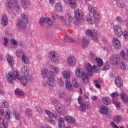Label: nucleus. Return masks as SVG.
<instances>
[{"instance_id":"1","label":"nucleus","mask_w":128,"mask_h":128,"mask_svg":"<svg viewBox=\"0 0 128 128\" xmlns=\"http://www.w3.org/2000/svg\"><path fill=\"white\" fill-rule=\"evenodd\" d=\"M12 114V112L10 111L8 108H7L4 112V110L2 109L0 110V114L1 116H6L7 118H0V124H2L3 127L4 128H8V120L10 119V114Z\"/></svg>"},{"instance_id":"2","label":"nucleus","mask_w":128,"mask_h":128,"mask_svg":"<svg viewBox=\"0 0 128 128\" xmlns=\"http://www.w3.org/2000/svg\"><path fill=\"white\" fill-rule=\"evenodd\" d=\"M76 76L79 78H82L83 84H88L89 79L88 74L84 73V70L82 68H78L75 72Z\"/></svg>"},{"instance_id":"3","label":"nucleus","mask_w":128,"mask_h":128,"mask_svg":"<svg viewBox=\"0 0 128 128\" xmlns=\"http://www.w3.org/2000/svg\"><path fill=\"white\" fill-rule=\"evenodd\" d=\"M22 18L17 20H16V26L21 30H26V24L28 22V18L24 14H21Z\"/></svg>"},{"instance_id":"4","label":"nucleus","mask_w":128,"mask_h":128,"mask_svg":"<svg viewBox=\"0 0 128 128\" xmlns=\"http://www.w3.org/2000/svg\"><path fill=\"white\" fill-rule=\"evenodd\" d=\"M86 34L90 36L93 40L96 41L98 40V30H96V29L87 30Z\"/></svg>"},{"instance_id":"5","label":"nucleus","mask_w":128,"mask_h":128,"mask_svg":"<svg viewBox=\"0 0 128 128\" xmlns=\"http://www.w3.org/2000/svg\"><path fill=\"white\" fill-rule=\"evenodd\" d=\"M45 114H46L47 116L46 117L45 120L48 122L50 124H56V121L52 118V116L54 114L49 110H46Z\"/></svg>"},{"instance_id":"6","label":"nucleus","mask_w":128,"mask_h":128,"mask_svg":"<svg viewBox=\"0 0 128 128\" xmlns=\"http://www.w3.org/2000/svg\"><path fill=\"white\" fill-rule=\"evenodd\" d=\"M50 72L51 76H50L48 78L47 84H48L49 86L53 88V86H56V79H54V78H56V74H54V72L52 71H50Z\"/></svg>"},{"instance_id":"7","label":"nucleus","mask_w":128,"mask_h":128,"mask_svg":"<svg viewBox=\"0 0 128 128\" xmlns=\"http://www.w3.org/2000/svg\"><path fill=\"white\" fill-rule=\"evenodd\" d=\"M55 110H56L60 114H66L67 112L64 106L60 103H57L55 105Z\"/></svg>"},{"instance_id":"8","label":"nucleus","mask_w":128,"mask_h":128,"mask_svg":"<svg viewBox=\"0 0 128 128\" xmlns=\"http://www.w3.org/2000/svg\"><path fill=\"white\" fill-rule=\"evenodd\" d=\"M48 58L52 62H54L56 64H58V54L56 52L54 51L50 52Z\"/></svg>"},{"instance_id":"9","label":"nucleus","mask_w":128,"mask_h":128,"mask_svg":"<svg viewBox=\"0 0 128 128\" xmlns=\"http://www.w3.org/2000/svg\"><path fill=\"white\" fill-rule=\"evenodd\" d=\"M120 62V58L118 55L113 54L110 56L109 62L112 64H118Z\"/></svg>"},{"instance_id":"10","label":"nucleus","mask_w":128,"mask_h":128,"mask_svg":"<svg viewBox=\"0 0 128 128\" xmlns=\"http://www.w3.org/2000/svg\"><path fill=\"white\" fill-rule=\"evenodd\" d=\"M18 80H20L22 86H26V84H28V80H32V76H22Z\"/></svg>"},{"instance_id":"11","label":"nucleus","mask_w":128,"mask_h":128,"mask_svg":"<svg viewBox=\"0 0 128 128\" xmlns=\"http://www.w3.org/2000/svg\"><path fill=\"white\" fill-rule=\"evenodd\" d=\"M114 34H116V36H117L120 37V36H122V29L118 24L114 26Z\"/></svg>"},{"instance_id":"12","label":"nucleus","mask_w":128,"mask_h":128,"mask_svg":"<svg viewBox=\"0 0 128 128\" xmlns=\"http://www.w3.org/2000/svg\"><path fill=\"white\" fill-rule=\"evenodd\" d=\"M75 18L77 20H82L84 17V13L80 10H77L74 11Z\"/></svg>"},{"instance_id":"13","label":"nucleus","mask_w":128,"mask_h":128,"mask_svg":"<svg viewBox=\"0 0 128 128\" xmlns=\"http://www.w3.org/2000/svg\"><path fill=\"white\" fill-rule=\"evenodd\" d=\"M68 62L70 66H74L76 64V58L74 56H70L68 59Z\"/></svg>"},{"instance_id":"14","label":"nucleus","mask_w":128,"mask_h":128,"mask_svg":"<svg viewBox=\"0 0 128 128\" xmlns=\"http://www.w3.org/2000/svg\"><path fill=\"white\" fill-rule=\"evenodd\" d=\"M18 3L16 0H11L10 3L8 2L6 4V10L10 12L12 10V8L14 6V4Z\"/></svg>"},{"instance_id":"15","label":"nucleus","mask_w":128,"mask_h":128,"mask_svg":"<svg viewBox=\"0 0 128 128\" xmlns=\"http://www.w3.org/2000/svg\"><path fill=\"white\" fill-rule=\"evenodd\" d=\"M80 104V110L81 112H85L86 108L88 109L90 108V102H85Z\"/></svg>"},{"instance_id":"16","label":"nucleus","mask_w":128,"mask_h":128,"mask_svg":"<svg viewBox=\"0 0 128 128\" xmlns=\"http://www.w3.org/2000/svg\"><path fill=\"white\" fill-rule=\"evenodd\" d=\"M66 24H72L74 22V18L70 13L67 12L65 14Z\"/></svg>"},{"instance_id":"17","label":"nucleus","mask_w":128,"mask_h":128,"mask_svg":"<svg viewBox=\"0 0 128 128\" xmlns=\"http://www.w3.org/2000/svg\"><path fill=\"white\" fill-rule=\"evenodd\" d=\"M113 46L116 50H118L120 48V41L118 38H114L112 40Z\"/></svg>"},{"instance_id":"18","label":"nucleus","mask_w":128,"mask_h":128,"mask_svg":"<svg viewBox=\"0 0 128 128\" xmlns=\"http://www.w3.org/2000/svg\"><path fill=\"white\" fill-rule=\"evenodd\" d=\"M50 76V72H48V69L44 68L41 71V76L43 78H48Z\"/></svg>"},{"instance_id":"19","label":"nucleus","mask_w":128,"mask_h":128,"mask_svg":"<svg viewBox=\"0 0 128 128\" xmlns=\"http://www.w3.org/2000/svg\"><path fill=\"white\" fill-rule=\"evenodd\" d=\"M94 66H92V64L90 63H87L86 64V68L88 70L87 74L89 76H92V68Z\"/></svg>"},{"instance_id":"20","label":"nucleus","mask_w":128,"mask_h":128,"mask_svg":"<svg viewBox=\"0 0 128 128\" xmlns=\"http://www.w3.org/2000/svg\"><path fill=\"white\" fill-rule=\"evenodd\" d=\"M64 120L66 122H68V124H74L76 122V120L74 118L70 116H66L64 117Z\"/></svg>"},{"instance_id":"21","label":"nucleus","mask_w":128,"mask_h":128,"mask_svg":"<svg viewBox=\"0 0 128 128\" xmlns=\"http://www.w3.org/2000/svg\"><path fill=\"white\" fill-rule=\"evenodd\" d=\"M20 72L22 76H30L28 72V68L26 66H24L21 68Z\"/></svg>"},{"instance_id":"22","label":"nucleus","mask_w":128,"mask_h":128,"mask_svg":"<svg viewBox=\"0 0 128 128\" xmlns=\"http://www.w3.org/2000/svg\"><path fill=\"white\" fill-rule=\"evenodd\" d=\"M100 112L101 114H108V108L106 106H102L100 108Z\"/></svg>"},{"instance_id":"23","label":"nucleus","mask_w":128,"mask_h":128,"mask_svg":"<svg viewBox=\"0 0 128 128\" xmlns=\"http://www.w3.org/2000/svg\"><path fill=\"white\" fill-rule=\"evenodd\" d=\"M121 100H122L124 102L125 104H128V95L126 94L124 92H122L120 94Z\"/></svg>"},{"instance_id":"24","label":"nucleus","mask_w":128,"mask_h":128,"mask_svg":"<svg viewBox=\"0 0 128 128\" xmlns=\"http://www.w3.org/2000/svg\"><path fill=\"white\" fill-rule=\"evenodd\" d=\"M65 84L67 90H68L69 92H72V90H74V86L70 84V82L66 80L65 82Z\"/></svg>"},{"instance_id":"25","label":"nucleus","mask_w":128,"mask_h":128,"mask_svg":"<svg viewBox=\"0 0 128 128\" xmlns=\"http://www.w3.org/2000/svg\"><path fill=\"white\" fill-rule=\"evenodd\" d=\"M115 84L118 88H120L122 86V80L120 76L116 77L115 79Z\"/></svg>"},{"instance_id":"26","label":"nucleus","mask_w":128,"mask_h":128,"mask_svg":"<svg viewBox=\"0 0 128 128\" xmlns=\"http://www.w3.org/2000/svg\"><path fill=\"white\" fill-rule=\"evenodd\" d=\"M86 18L89 24H94L96 22V19L92 14H88L86 16Z\"/></svg>"},{"instance_id":"27","label":"nucleus","mask_w":128,"mask_h":128,"mask_svg":"<svg viewBox=\"0 0 128 128\" xmlns=\"http://www.w3.org/2000/svg\"><path fill=\"white\" fill-rule=\"evenodd\" d=\"M62 76L65 80H70V73L68 71H64L62 72Z\"/></svg>"},{"instance_id":"28","label":"nucleus","mask_w":128,"mask_h":128,"mask_svg":"<svg viewBox=\"0 0 128 128\" xmlns=\"http://www.w3.org/2000/svg\"><path fill=\"white\" fill-rule=\"evenodd\" d=\"M102 102L104 104L108 105L110 104V102H112V100H110V98L109 97H106L102 98Z\"/></svg>"},{"instance_id":"29","label":"nucleus","mask_w":128,"mask_h":128,"mask_svg":"<svg viewBox=\"0 0 128 128\" xmlns=\"http://www.w3.org/2000/svg\"><path fill=\"white\" fill-rule=\"evenodd\" d=\"M58 126L59 128H64V118H59Z\"/></svg>"},{"instance_id":"30","label":"nucleus","mask_w":128,"mask_h":128,"mask_svg":"<svg viewBox=\"0 0 128 128\" xmlns=\"http://www.w3.org/2000/svg\"><path fill=\"white\" fill-rule=\"evenodd\" d=\"M6 60H7L10 66H12L14 64V58H12V56H6Z\"/></svg>"},{"instance_id":"31","label":"nucleus","mask_w":128,"mask_h":128,"mask_svg":"<svg viewBox=\"0 0 128 128\" xmlns=\"http://www.w3.org/2000/svg\"><path fill=\"white\" fill-rule=\"evenodd\" d=\"M55 8L56 12H62V4L60 3H56V4Z\"/></svg>"},{"instance_id":"32","label":"nucleus","mask_w":128,"mask_h":128,"mask_svg":"<svg viewBox=\"0 0 128 128\" xmlns=\"http://www.w3.org/2000/svg\"><path fill=\"white\" fill-rule=\"evenodd\" d=\"M13 118H14V120H20V116L18 111H14Z\"/></svg>"},{"instance_id":"33","label":"nucleus","mask_w":128,"mask_h":128,"mask_svg":"<svg viewBox=\"0 0 128 128\" xmlns=\"http://www.w3.org/2000/svg\"><path fill=\"white\" fill-rule=\"evenodd\" d=\"M1 22L3 26H8V18L6 16H2Z\"/></svg>"},{"instance_id":"34","label":"nucleus","mask_w":128,"mask_h":128,"mask_svg":"<svg viewBox=\"0 0 128 128\" xmlns=\"http://www.w3.org/2000/svg\"><path fill=\"white\" fill-rule=\"evenodd\" d=\"M72 84L73 86H74V88H78L80 86V83H78V78H74L72 82Z\"/></svg>"},{"instance_id":"35","label":"nucleus","mask_w":128,"mask_h":128,"mask_svg":"<svg viewBox=\"0 0 128 128\" xmlns=\"http://www.w3.org/2000/svg\"><path fill=\"white\" fill-rule=\"evenodd\" d=\"M20 78V72L18 70H14L13 73V80H19Z\"/></svg>"},{"instance_id":"36","label":"nucleus","mask_w":128,"mask_h":128,"mask_svg":"<svg viewBox=\"0 0 128 128\" xmlns=\"http://www.w3.org/2000/svg\"><path fill=\"white\" fill-rule=\"evenodd\" d=\"M93 12L94 14L92 16L94 17V18H95V21L98 20L100 18V15L98 14V12L96 10H94Z\"/></svg>"},{"instance_id":"37","label":"nucleus","mask_w":128,"mask_h":128,"mask_svg":"<svg viewBox=\"0 0 128 128\" xmlns=\"http://www.w3.org/2000/svg\"><path fill=\"white\" fill-rule=\"evenodd\" d=\"M96 60L98 66H104V62L102 58H96Z\"/></svg>"},{"instance_id":"38","label":"nucleus","mask_w":128,"mask_h":128,"mask_svg":"<svg viewBox=\"0 0 128 128\" xmlns=\"http://www.w3.org/2000/svg\"><path fill=\"white\" fill-rule=\"evenodd\" d=\"M57 96L60 98H64L66 94L62 90H58L57 91Z\"/></svg>"},{"instance_id":"39","label":"nucleus","mask_w":128,"mask_h":128,"mask_svg":"<svg viewBox=\"0 0 128 128\" xmlns=\"http://www.w3.org/2000/svg\"><path fill=\"white\" fill-rule=\"evenodd\" d=\"M14 92L15 94H18V96H24V92L22 90L20 89H16L14 91Z\"/></svg>"},{"instance_id":"40","label":"nucleus","mask_w":128,"mask_h":128,"mask_svg":"<svg viewBox=\"0 0 128 128\" xmlns=\"http://www.w3.org/2000/svg\"><path fill=\"white\" fill-rule=\"evenodd\" d=\"M90 42L88 40H86L85 38H82V46L84 48H86L88 46Z\"/></svg>"},{"instance_id":"41","label":"nucleus","mask_w":128,"mask_h":128,"mask_svg":"<svg viewBox=\"0 0 128 128\" xmlns=\"http://www.w3.org/2000/svg\"><path fill=\"white\" fill-rule=\"evenodd\" d=\"M25 114L27 116H32V110L30 108H28L25 111Z\"/></svg>"},{"instance_id":"42","label":"nucleus","mask_w":128,"mask_h":128,"mask_svg":"<svg viewBox=\"0 0 128 128\" xmlns=\"http://www.w3.org/2000/svg\"><path fill=\"white\" fill-rule=\"evenodd\" d=\"M22 62H23L24 64H28L30 62V59H28L26 56L23 55L22 56Z\"/></svg>"},{"instance_id":"43","label":"nucleus","mask_w":128,"mask_h":128,"mask_svg":"<svg viewBox=\"0 0 128 128\" xmlns=\"http://www.w3.org/2000/svg\"><path fill=\"white\" fill-rule=\"evenodd\" d=\"M48 18H41L39 21V24L40 26H42V24H44V22H48Z\"/></svg>"},{"instance_id":"44","label":"nucleus","mask_w":128,"mask_h":128,"mask_svg":"<svg viewBox=\"0 0 128 128\" xmlns=\"http://www.w3.org/2000/svg\"><path fill=\"white\" fill-rule=\"evenodd\" d=\"M70 6L72 8H74L76 6V0H70Z\"/></svg>"},{"instance_id":"45","label":"nucleus","mask_w":128,"mask_h":128,"mask_svg":"<svg viewBox=\"0 0 128 128\" xmlns=\"http://www.w3.org/2000/svg\"><path fill=\"white\" fill-rule=\"evenodd\" d=\"M50 68L52 70H53V72H55V74H58V72H60V70H58V68L57 67H56L52 65H51L50 66Z\"/></svg>"},{"instance_id":"46","label":"nucleus","mask_w":128,"mask_h":128,"mask_svg":"<svg viewBox=\"0 0 128 128\" xmlns=\"http://www.w3.org/2000/svg\"><path fill=\"white\" fill-rule=\"evenodd\" d=\"M113 102L117 108H120V101L113 99Z\"/></svg>"},{"instance_id":"47","label":"nucleus","mask_w":128,"mask_h":128,"mask_svg":"<svg viewBox=\"0 0 128 128\" xmlns=\"http://www.w3.org/2000/svg\"><path fill=\"white\" fill-rule=\"evenodd\" d=\"M16 54L18 58H22V56H24V54H22V50L18 49L16 50Z\"/></svg>"},{"instance_id":"48","label":"nucleus","mask_w":128,"mask_h":128,"mask_svg":"<svg viewBox=\"0 0 128 128\" xmlns=\"http://www.w3.org/2000/svg\"><path fill=\"white\" fill-rule=\"evenodd\" d=\"M121 120L122 117L120 115H116L114 117V121L115 122L118 123Z\"/></svg>"},{"instance_id":"49","label":"nucleus","mask_w":128,"mask_h":128,"mask_svg":"<svg viewBox=\"0 0 128 128\" xmlns=\"http://www.w3.org/2000/svg\"><path fill=\"white\" fill-rule=\"evenodd\" d=\"M2 108H8L10 106V104L8 102L5 101L2 104Z\"/></svg>"},{"instance_id":"50","label":"nucleus","mask_w":128,"mask_h":128,"mask_svg":"<svg viewBox=\"0 0 128 128\" xmlns=\"http://www.w3.org/2000/svg\"><path fill=\"white\" fill-rule=\"evenodd\" d=\"M109 69H110V64H108V62L105 63L102 70H109Z\"/></svg>"},{"instance_id":"51","label":"nucleus","mask_w":128,"mask_h":128,"mask_svg":"<svg viewBox=\"0 0 128 128\" xmlns=\"http://www.w3.org/2000/svg\"><path fill=\"white\" fill-rule=\"evenodd\" d=\"M57 80L60 86H64V81H62V79L61 78H58Z\"/></svg>"},{"instance_id":"52","label":"nucleus","mask_w":128,"mask_h":128,"mask_svg":"<svg viewBox=\"0 0 128 128\" xmlns=\"http://www.w3.org/2000/svg\"><path fill=\"white\" fill-rule=\"evenodd\" d=\"M118 96H119V94L118 93V92H113L110 94V96L112 98H113V100H114L116 98H118Z\"/></svg>"},{"instance_id":"53","label":"nucleus","mask_w":128,"mask_h":128,"mask_svg":"<svg viewBox=\"0 0 128 128\" xmlns=\"http://www.w3.org/2000/svg\"><path fill=\"white\" fill-rule=\"evenodd\" d=\"M88 10L90 12V14H94V10H96V8H93L92 6L91 5L88 6Z\"/></svg>"},{"instance_id":"54","label":"nucleus","mask_w":128,"mask_h":128,"mask_svg":"<svg viewBox=\"0 0 128 128\" xmlns=\"http://www.w3.org/2000/svg\"><path fill=\"white\" fill-rule=\"evenodd\" d=\"M122 66H121V68H122V70H128V64H126V63L124 62H122Z\"/></svg>"},{"instance_id":"55","label":"nucleus","mask_w":128,"mask_h":128,"mask_svg":"<svg viewBox=\"0 0 128 128\" xmlns=\"http://www.w3.org/2000/svg\"><path fill=\"white\" fill-rule=\"evenodd\" d=\"M92 75L94 74V72L98 73V66H93L92 68Z\"/></svg>"},{"instance_id":"56","label":"nucleus","mask_w":128,"mask_h":128,"mask_svg":"<svg viewBox=\"0 0 128 128\" xmlns=\"http://www.w3.org/2000/svg\"><path fill=\"white\" fill-rule=\"evenodd\" d=\"M14 8L16 12H20V4H18V2L14 4Z\"/></svg>"},{"instance_id":"57","label":"nucleus","mask_w":128,"mask_h":128,"mask_svg":"<svg viewBox=\"0 0 128 128\" xmlns=\"http://www.w3.org/2000/svg\"><path fill=\"white\" fill-rule=\"evenodd\" d=\"M46 23L50 26H52V24H54V22L52 21V20L50 19V18H48V20L46 22Z\"/></svg>"},{"instance_id":"58","label":"nucleus","mask_w":128,"mask_h":128,"mask_svg":"<svg viewBox=\"0 0 128 128\" xmlns=\"http://www.w3.org/2000/svg\"><path fill=\"white\" fill-rule=\"evenodd\" d=\"M122 34H123L124 37L126 40H128V31H124V32H122Z\"/></svg>"},{"instance_id":"59","label":"nucleus","mask_w":128,"mask_h":128,"mask_svg":"<svg viewBox=\"0 0 128 128\" xmlns=\"http://www.w3.org/2000/svg\"><path fill=\"white\" fill-rule=\"evenodd\" d=\"M118 6L120 8H124V4L123 2H118Z\"/></svg>"},{"instance_id":"60","label":"nucleus","mask_w":128,"mask_h":128,"mask_svg":"<svg viewBox=\"0 0 128 128\" xmlns=\"http://www.w3.org/2000/svg\"><path fill=\"white\" fill-rule=\"evenodd\" d=\"M67 40L68 42H74V40L72 38L70 37V36H67Z\"/></svg>"},{"instance_id":"61","label":"nucleus","mask_w":128,"mask_h":128,"mask_svg":"<svg viewBox=\"0 0 128 128\" xmlns=\"http://www.w3.org/2000/svg\"><path fill=\"white\" fill-rule=\"evenodd\" d=\"M51 102L52 104H56L58 102V99L54 98H51Z\"/></svg>"},{"instance_id":"62","label":"nucleus","mask_w":128,"mask_h":128,"mask_svg":"<svg viewBox=\"0 0 128 128\" xmlns=\"http://www.w3.org/2000/svg\"><path fill=\"white\" fill-rule=\"evenodd\" d=\"M52 118H54V120H58V119L60 118V114H53Z\"/></svg>"},{"instance_id":"63","label":"nucleus","mask_w":128,"mask_h":128,"mask_svg":"<svg viewBox=\"0 0 128 128\" xmlns=\"http://www.w3.org/2000/svg\"><path fill=\"white\" fill-rule=\"evenodd\" d=\"M36 110L39 114H42V109L40 106H38L36 108Z\"/></svg>"},{"instance_id":"64","label":"nucleus","mask_w":128,"mask_h":128,"mask_svg":"<svg viewBox=\"0 0 128 128\" xmlns=\"http://www.w3.org/2000/svg\"><path fill=\"white\" fill-rule=\"evenodd\" d=\"M58 18L60 20H61V22H64V24H66V19L64 20V18L62 17V16H58Z\"/></svg>"}]
</instances>
